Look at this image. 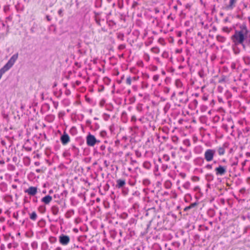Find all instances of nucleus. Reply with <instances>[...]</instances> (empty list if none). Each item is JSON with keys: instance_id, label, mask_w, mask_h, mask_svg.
Here are the masks:
<instances>
[{"instance_id": "nucleus-1", "label": "nucleus", "mask_w": 250, "mask_h": 250, "mask_svg": "<svg viewBox=\"0 0 250 250\" xmlns=\"http://www.w3.org/2000/svg\"><path fill=\"white\" fill-rule=\"evenodd\" d=\"M248 34H245L242 31L235 30L234 34L231 36V39L235 45L242 43L247 39Z\"/></svg>"}, {"instance_id": "nucleus-2", "label": "nucleus", "mask_w": 250, "mask_h": 250, "mask_svg": "<svg viewBox=\"0 0 250 250\" xmlns=\"http://www.w3.org/2000/svg\"><path fill=\"white\" fill-rule=\"evenodd\" d=\"M18 56V53L14 54L8 60L7 62L0 69V78H1L2 75L6 71L10 69L13 66L16 61L17 60Z\"/></svg>"}, {"instance_id": "nucleus-3", "label": "nucleus", "mask_w": 250, "mask_h": 250, "mask_svg": "<svg viewBox=\"0 0 250 250\" xmlns=\"http://www.w3.org/2000/svg\"><path fill=\"white\" fill-rule=\"evenodd\" d=\"M215 154V150L214 149H208L204 153L205 159L207 162H210L213 160Z\"/></svg>"}, {"instance_id": "nucleus-4", "label": "nucleus", "mask_w": 250, "mask_h": 250, "mask_svg": "<svg viewBox=\"0 0 250 250\" xmlns=\"http://www.w3.org/2000/svg\"><path fill=\"white\" fill-rule=\"evenodd\" d=\"M215 171L216 175H224L227 172V167L219 165L215 168Z\"/></svg>"}, {"instance_id": "nucleus-5", "label": "nucleus", "mask_w": 250, "mask_h": 250, "mask_svg": "<svg viewBox=\"0 0 250 250\" xmlns=\"http://www.w3.org/2000/svg\"><path fill=\"white\" fill-rule=\"evenodd\" d=\"M97 142V140L96 139L94 136L89 134L86 137V143L88 146H94Z\"/></svg>"}, {"instance_id": "nucleus-6", "label": "nucleus", "mask_w": 250, "mask_h": 250, "mask_svg": "<svg viewBox=\"0 0 250 250\" xmlns=\"http://www.w3.org/2000/svg\"><path fill=\"white\" fill-rule=\"evenodd\" d=\"M59 242L62 245H67L70 242V238L67 235L62 234L59 236Z\"/></svg>"}, {"instance_id": "nucleus-7", "label": "nucleus", "mask_w": 250, "mask_h": 250, "mask_svg": "<svg viewBox=\"0 0 250 250\" xmlns=\"http://www.w3.org/2000/svg\"><path fill=\"white\" fill-rule=\"evenodd\" d=\"M24 191L29 195L34 196L37 193V188L35 187H30Z\"/></svg>"}, {"instance_id": "nucleus-8", "label": "nucleus", "mask_w": 250, "mask_h": 250, "mask_svg": "<svg viewBox=\"0 0 250 250\" xmlns=\"http://www.w3.org/2000/svg\"><path fill=\"white\" fill-rule=\"evenodd\" d=\"M61 141L63 145L67 144L70 141L68 135L64 132L61 137Z\"/></svg>"}, {"instance_id": "nucleus-9", "label": "nucleus", "mask_w": 250, "mask_h": 250, "mask_svg": "<svg viewBox=\"0 0 250 250\" xmlns=\"http://www.w3.org/2000/svg\"><path fill=\"white\" fill-rule=\"evenodd\" d=\"M237 0H229V4L227 5L225 9L227 10H232L235 6Z\"/></svg>"}, {"instance_id": "nucleus-10", "label": "nucleus", "mask_w": 250, "mask_h": 250, "mask_svg": "<svg viewBox=\"0 0 250 250\" xmlns=\"http://www.w3.org/2000/svg\"><path fill=\"white\" fill-rule=\"evenodd\" d=\"M239 28L240 30L239 31H242L245 34H248L250 33V30L248 29L247 25L245 23H243L239 26Z\"/></svg>"}, {"instance_id": "nucleus-11", "label": "nucleus", "mask_w": 250, "mask_h": 250, "mask_svg": "<svg viewBox=\"0 0 250 250\" xmlns=\"http://www.w3.org/2000/svg\"><path fill=\"white\" fill-rule=\"evenodd\" d=\"M125 185V180L123 179H118L117 180V185L116 186V188H122L124 187Z\"/></svg>"}, {"instance_id": "nucleus-12", "label": "nucleus", "mask_w": 250, "mask_h": 250, "mask_svg": "<svg viewBox=\"0 0 250 250\" xmlns=\"http://www.w3.org/2000/svg\"><path fill=\"white\" fill-rule=\"evenodd\" d=\"M52 200V197L50 195H47L42 199V202L45 204H49Z\"/></svg>"}, {"instance_id": "nucleus-13", "label": "nucleus", "mask_w": 250, "mask_h": 250, "mask_svg": "<svg viewBox=\"0 0 250 250\" xmlns=\"http://www.w3.org/2000/svg\"><path fill=\"white\" fill-rule=\"evenodd\" d=\"M237 45H235L234 43L232 45L233 51L235 55H237L240 52V49L237 47Z\"/></svg>"}, {"instance_id": "nucleus-14", "label": "nucleus", "mask_w": 250, "mask_h": 250, "mask_svg": "<svg viewBox=\"0 0 250 250\" xmlns=\"http://www.w3.org/2000/svg\"><path fill=\"white\" fill-rule=\"evenodd\" d=\"M51 211L53 214L56 215L59 212V208L58 207L54 206L51 208Z\"/></svg>"}, {"instance_id": "nucleus-15", "label": "nucleus", "mask_w": 250, "mask_h": 250, "mask_svg": "<svg viewBox=\"0 0 250 250\" xmlns=\"http://www.w3.org/2000/svg\"><path fill=\"white\" fill-rule=\"evenodd\" d=\"M217 152L219 155H223L225 152V148L223 147H220L218 148Z\"/></svg>"}, {"instance_id": "nucleus-16", "label": "nucleus", "mask_w": 250, "mask_h": 250, "mask_svg": "<svg viewBox=\"0 0 250 250\" xmlns=\"http://www.w3.org/2000/svg\"><path fill=\"white\" fill-rule=\"evenodd\" d=\"M217 40L220 42H224L226 41V38L222 36L217 35L216 36Z\"/></svg>"}, {"instance_id": "nucleus-17", "label": "nucleus", "mask_w": 250, "mask_h": 250, "mask_svg": "<svg viewBox=\"0 0 250 250\" xmlns=\"http://www.w3.org/2000/svg\"><path fill=\"white\" fill-rule=\"evenodd\" d=\"M37 217V215L35 211L32 212V213L30 215V218L31 220H34V221L36 220Z\"/></svg>"}, {"instance_id": "nucleus-18", "label": "nucleus", "mask_w": 250, "mask_h": 250, "mask_svg": "<svg viewBox=\"0 0 250 250\" xmlns=\"http://www.w3.org/2000/svg\"><path fill=\"white\" fill-rule=\"evenodd\" d=\"M246 42L247 46L250 47V33L248 34V36L247 39L245 41Z\"/></svg>"}, {"instance_id": "nucleus-19", "label": "nucleus", "mask_w": 250, "mask_h": 250, "mask_svg": "<svg viewBox=\"0 0 250 250\" xmlns=\"http://www.w3.org/2000/svg\"><path fill=\"white\" fill-rule=\"evenodd\" d=\"M190 183L189 182H187L186 183H185L183 185V187L184 188H185V189H188L190 187Z\"/></svg>"}, {"instance_id": "nucleus-20", "label": "nucleus", "mask_w": 250, "mask_h": 250, "mask_svg": "<svg viewBox=\"0 0 250 250\" xmlns=\"http://www.w3.org/2000/svg\"><path fill=\"white\" fill-rule=\"evenodd\" d=\"M183 144L187 146H190V142L188 139L184 140Z\"/></svg>"}, {"instance_id": "nucleus-21", "label": "nucleus", "mask_w": 250, "mask_h": 250, "mask_svg": "<svg viewBox=\"0 0 250 250\" xmlns=\"http://www.w3.org/2000/svg\"><path fill=\"white\" fill-rule=\"evenodd\" d=\"M151 51L154 53H158L159 52V48L157 47H154L151 48Z\"/></svg>"}, {"instance_id": "nucleus-22", "label": "nucleus", "mask_w": 250, "mask_h": 250, "mask_svg": "<svg viewBox=\"0 0 250 250\" xmlns=\"http://www.w3.org/2000/svg\"><path fill=\"white\" fill-rule=\"evenodd\" d=\"M244 60L245 63L247 64H249L250 63V58L249 57H246L244 58Z\"/></svg>"}, {"instance_id": "nucleus-23", "label": "nucleus", "mask_w": 250, "mask_h": 250, "mask_svg": "<svg viewBox=\"0 0 250 250\" xmlns=\"http://www.w3.org/2000/svg\"><path fill=\"white\" fill-rule=\"evenodd\" d=\"M176 85L177 87H180L182 86V84L180 81V79H177L175 82Z\"/></svg>"}, {"instance_id": "nucleus-24", "label": "nucleus", "mask_w": 250, "mask_h": 250, "mask_svg": "<svg viewBox=\"0 0 250 250\" xmlns=\"http://www.w3.org/2000/svg\"><path fill=\"white\" fill-rule=\"evenodd\" d=\"M31 247L34 249H36L38 248V243L36 242H34L31 244Z\"/></svg>"}, {"instance_id": "nucleus-25", "label": "nucleus", "mask_w": 250, "mask_h": 250, "mask_svg": "<svg viewBox=\"0 0 250 250\" xmlns=\"http://www.w3.org/2000/svg\"><path fill=\"white\" fill-rule=\"evenodd\" d=\"M95 21H96V23L99 26H101V23H100V21H101V19L98 18V17H96V18H95Z\"/></svg>"}, {"instance_id": "nucleus-26", "label": "nucleus", "mask_w": 250, "mask_h": 250, "mask_svg": "<svg viewBox=\"0 0 250 250\" xmlns=\"http://www.w3.org/2000/svg\"><path fill=\"white\" fill-rule=\"evenodd\" d=\"M10 5H6L4 6L3 10L4 12H7L10 9Z\"/></svg>"}, {"instance_id": "nucleus-27", "label": "nucleus", "mask_w": 250, "mask_h": 250, "mask_svg": "<svg viewBox=\"0 0 250 250\" xmlns=\"http://www.w3.org/2000/svg\"><path fill=\"white\" fill-rule=\"evenodd\" d=\"M162 56L164 58H167L168 57V53L167 52L165 51L163 53Z\"/></svg>"}, {"instance_id": "nucleus-28", "label": "nucleus", "mask_w": 250, "mask_h": 250, "mask_svg": "<svg viewBox=\"0 0 250 250\" xmlns=\"http://www.w3.org/2000/svg\"><path fill=\"white\" fill-rule=\"evenodd\" d=\"M239 44H241L242 46V47H243V49L244 50H246V47L247 46V44H246L245 42H243L242 43H239Z\"/></svg>"}, {"instance_id": "nucleus-29", "label": "nucleus", "mask_w": 250, "mask_h": 250, "mask_svg": "<svg viewBox=\"0 0 250 250\" xmlns=\"http://www.w3.org/2000/svg\"><path fill=\"white\" fill-rule=\"evenodd\" d=\"M195 205V204H192L191 205H190V206H188V207H187L185 208V211H187V210H188V209H190L191 208L193 207Z\"/></svg>"}, {"instance_id": "nucleus-30", "label": "nucleus", "mask_w": 250, "mask_h": 250, "mask_svg": "<svg viewBox=\"0 0 250 250\" xmlns=\"http://www.w3.org/2000/svg\"><path fill=\"white\" fill-rule=\"evenodd\" d=\"M149 166H150V164H149V163H148V162H145V163H144V167L145 168H149Z\"/></svg>"}, {"instance_id": "nucleus-31", "label": "nucleus", "mask_w": 250, "mask_h": 250, "mask_svg": "<svg viewBox=\"0 0 250 250\" xmlns=\"http://www.w3.org/2000/svg\"><path fill=\"white\" fill-rule=\"evenodd\" d=\"M63 9H60L58 12V13L59 14V15L60 16V17H62L63 16Z\"/></svg>"}, {"instance_id": "nucleus-32", "label": "nucleus", "mask_w": 250, "mask_h": 250, "mask_svg": "<svg viewBox=\"0 0 250 250\" xmlns=\"http://www.w3.org/2000/svg\"><path fill=\"white\" fill-rule=\"evenodd\" d=\"M243 13H242L241 14H237L236 15V18L237 19H240V20H242L243 19Z\"/></svg>"}, {"instance_id": "nucleus-33", "label": "nucleus", "mask_w": 250, "mask_h": 250, "mask_svg": "<svg viewBox=\"0 0 250 250\" xmlns=\"http://www.w3.org/2000/svg\"><path fill=\"white\" fill-rule=\"evenodd\" d=\"M47 247V244L46 243H44L42 245V249H43V250H45Z\"/></svg>"}, {"instance_id": "nucleus-34", "label": "nucleus", "mask_w": 250, "mask_h": 250, "mask_svg": "<svg viewBox=\"0 0 250 250\" xmlns=\"http://www.w3.org/2000/svg\"><path fill=\"white\" fill-rule=\"evenodd\" d=\"M138 5V3L137 1H134L132 5V8H135Z\"/></svg>"}, {"instance_id": "nucleus-35", "label": "nucleus", "mask_w": 250, "mask_h": 250, "mask_svg": "<svg viewBox=\"0 0 250 250\" xmlns=\"http://www.w3.org/2000/svg\"><path fill=\"white\" fill-rule=\"evenodd\" d=\"M223 31L225 32L229 33V30L228 27H224L223 28Z\"/></svg>"}, {"instance_id": "nucleus-36", "label": "nucleus", "mask_w": 250, "mask_h": 250, "mask_svg": "<svg viewBox=\"0 0 250 250\" xmlns=\"http://www.w3.org/2000/svg\"><path fill=\"white\" fill-rule=\"evenodd\" d=\"M164 158L165 159L166 161H168L169 160V157L167 155H164L163 156Z\"/></svg>"}, {"instance_id": "nucleus-37", "label": "nucleus", "mask_w": 250, "mask_h": 250, "mask_svg": "<svg viewBox=\"0 0 250 250\" xmlns=\"http://www.w3.org/2000/svg\"><path fill=\"white\" fill-rule=\"evenodd\" d=\"M145 59L146 61H148L149 60V56L148 54H146L145 55Z\"/></svg>"}, {"instance_id": "nucleus-38", "label": "nucleus", "mask_w": 250, "mask_h": 250, "mask_svg": "<svg viewBox=\"0 0 250 250\" xmlns=\"http://www.w3.org/2000/svg\"><path fill=\"white\" fill-rule=\"evenodd\" d=\"M206 168H207L208 169H211L212 167V165H210V164H208L206 166Z\"/></svg>"}, {"instance_id": "nucleus-39", "label": "nucleus", "mask_w": 250, "mask_h": 250, "mask_svg": "<svg viewBox=\"0 0 250 250\" xmlns=\"http://www.w3.org/2000/svg\"><path fill=\"white\" fill-rule=\"evenodd\" d=\"M167 19H170V20H171L172 21H174V19H175V17H172L171 16V14H170L169 15H168V17H167Z\"/></svg>"}, {"instance_id": "nucleus-40", "label": "nucleus", "mask_w": 250, "mask_h": 250, "mask_svg": "<svg viewBox=\"0 0 250 250\" xmlns=\"http://www.w3.org/2000/svg\"><path fill=\"white\" fill-rule=\"evenodd\" d=\"M94 15H95V18H96V17H98V16L101 14V13L97 12L96 11H94Z\"/></svg>"}, {"instance_id": "nucleus-41", "label": "nucleus", "mask_w": 250, "mask_h": 250, "mask_svg": "<svg viewBox=\"0 0 250 250\" xmlns=\"http://www.w3.org/2000/svg\"><path fill=\"white\" fill-rule=\"evenodd\" d=\"M126 83L128 84H130L131 83V79H126Z\"/></svg>"}, {"instance_id": "nucleus-42", "label": "nucleus", "mask_w": 250, "mask_h": 250, "mask_svg": "<svg viewBox=\"0 0 250 250\" xmlns=\"http://www.w3.org/2000/svg\"><path fill=\"white\" fill-rule=\"evenodd\" d=\"M106 134V133L105 131H102L101 133V135L103 137H104Z\"/></svg>"}, {"instance_id": "nucleus-43", "label": "nucleus", "mask_w": 250, "mask_h": 250, "mask_svg": "<svg viewBox=\"0 0 250 250\" xmlns=\"http://www.w3.org/2000/svg\"><path fill=\"white\" fill-rule=\"evenodd\" d=\"M46 19L48 21H50L51 20V18H50V17L49 15L46 16Z\"/></svg>"}, {"instance_id": "nucleus-44", "label": "nucleus", "mask_w": 250, "mask_h": 250, "mask_svg": "<svg viewBox=\"0 0 250 250\" xmlns=\"http://www.w3.org/2000/svg\"><path fill=\"white\" fill-rule=\"evenodd\" d=\"M107 22H109V23L111 22V23H112L114 25L116 24V23L113 21H112V20H109V21H108V19H107Z\"/></svg>"}, {"instance_id": "nucleus-45", "label": "nucleus", "mask_w": 250, "mask_h": 250, "mask_svg": "<svg viewBox=\"0 0 250 250\" xmlns=\"http://www.w3.org/2000/svg\"><path fill=\"white\" fill-rule=\"evenodd\" d=\"M177 35L178 37H180L182 36V32L181 31H178L177 32Z\"/></svg>"}, {"instance_id": "nucleus-46", "label": "nucleus", "mask_w": 250, "mask_h": 250, "mask_svg": "<svg viewBox=\"0 0 250 250\" xmlns=\"http://www.w3.org/2000/svg\"><path fill=\"white\" fill-rule=\"evenodd\" d=\"M184 24H185V26H189V21H186L185 22Z\"/></svg>"}, {"instance_id": "nucleus-47", "label": "nucleus", "mask_w": 250, "mask_h": 250, "mask_svg": "<svg viewBox=\"0 0 250 250\" xmlns=\"http://www.w3.org/2000/svg\"><path fill=\"white\" fill-rule=\"evenodd\" d=\"M154 11H155V13H159V9L158 8H155L154 9Z\"/></svg>"}, {"instance_id": "nucleus-48", "label": "nucleus", "mask_w": 250, "mask_h": 250, "mask_svg": "<svg viewBox=\"0 0 250 250\" xmlns=\"http://www.w3.org/2000/svg\"><path fill=\"white\" fill-rule=\"evenodd\" d=\"M242 3H243V6L244 8H247V4L244 2H242Z\"/></svg>"}, {"instance_id": "nucleus-49", "label": "nucleus", "mask_w": 250, "mask_h": 250, "mask_svg": "<svg viewBox=\"0 0 250 250\" xmlns=\"http://www.w3.org/2000/svg\"><path fill=\"white\" fill-rule=\"evenodd\" d=\"M97 3H98V1L100 2V5L99 7L101 6L102 5V0H96Z\"/></svg>"}, {"instance_id": "nucleus-50", "label": "nucleus", "mask_w": 250, "mask_h": 250, "mask_svg": "<svg viewBox=\"0 0 250 250\" xmlns=\"http://www.w3.org/2000/svg\"><path fill=\"white\" fill-rule=\"evenodd\" d=\"M20 5L19 3H18V4H17L16 5H15V8L16 9H17V10H19V5Z\"/></svg>"}, {"instance_id": "nucleus-51", "label": "nucleus", "mask_w": 250, "mask_h": 250, "mask_svg": "<svg viewBox=\"0 0 250 250\" xmlns=\"http://www.w3.org/2000/svg\"><path fill=\"white\" fill-rule=\"evenodd\" d=\"M69 213H74V210H70L69 211H68L67 213V214H68Z\"/></svg>"}, {"instance_id": "nucleus-52", "label": "nucleus", "mask_w": 250, "mask_h": 250, "mask_svg": "<svg viewBox=\"0 0 250 250\" xmlns=\"http://www.w3.org/2000/svg\"><path fill=\"white\" fill-rule=\"evenodd\" d=\"M9 25H7V31H6V34H8V33L9 32Z\"/></svg>"}, {"instance_id": "nucleus-53", "label": "nucleus", "mask_w": 250, "mask_h": 250, "mask_svg": "<svg viewBox=\"0 0 250 250\" xmlns=\"http://www.w3.org/2000/svg\"><path fill=\"white\" fill-rule=\"evenodd\" d=\"M6 19L8 20H12V17L11 16L7 17L6 18Z\"/></svg>"}, {"instance_id": "nucleus-54", "label": "nucleus", "mask_w": 250, "mask_h": 250, "mask_svg": "<svg viewBox=\"0 0 250 250\" xmlns=\"http://www.w3.org/2000/svg\"><path fill=\"white\" fill-rule=\"evenodd\" d=\"M246 155L247 157H250V152H247Z\"/></svg>"}, {"instance_id": "nucleus-55", "label": "nucleus", "mask_w": 250, "mask_h": 250, "mask_svg": "<svg viewBox=\"0 0 250 250\" xmlns=\"http://www.w3.org/2000/svg\"><path fill=\"white\" fill-rule=\"evenodd\" d=\"M190 6L189 4H187L186 5V8H190Z\"/></svg>"}, {"instance_id": "nucleus-56", "label": "nucleus", "mask_w": 250, "mask_h": 250, "mask_svg": "<svg viewBox=\"0 0 250 250\" xmlns=\"http://www.w3.org/2000/svg\"><path fill=\"white\" fill-rule=\"evenodd\" d=\"M153 78H154V79L158 78V76L157 75H154L153 76Z\"/></svg>"}, {"instance_id": "nucleus-57", "label": "nucleus", "mask_w": 250, "mask_h": 250, "mask_svg": "<svg viewBox=\"0 0 250 250\" xmlns=\"http://www.w3.org/2000/svg\"><path fill=\"white\" fill-rule=\"evenodd\" d=\"M100 5V2L98 1V3H96V6L97 7V6H99Z\"/></svg>"}, {"instance_id": "nucleus-58", "label": "nucleus", "mask_w": 250, "mask_h": 250, "mask_svg": "<svg viewBox=\"0 0 250 250\" xmlns=\"http://www.w3.org/2000/svg\"><path fill=\"white\" fill-rule=\"evenodd\" d=\"M197 35H198V36H202V34H201V32H198V33H197Z\"/></svg>"}, {"instance_id": "nucleus-59", "label": "nucleus", "mask_w": 250, "mask_h": 250, "mask_svg": "<svg viewBox=\"0 0 250 250\" xmlns=\"http://www.w3.org/2000/svg\"><path fill=\"white\" fill-rule=\"evenodd\" d=\"M56 250H62V249L60 247H58L56 248Z\"/></svg>"}, {"instance_id": "nucleus-60", "label": "nucleus", "mask_w": 250, "mask_h": 250, "mask_svg": "<svg viewBox=\"0 0 250 250\" xmlns=\"http://www.w3.org/2000/svg\"><path fill=\"white\" fill-rule=\"evenodd\" d=\"M105 165L106 166V167H107L108 166V165L107 164V161H105L104 162Z\"/></svg>"}, {"instance_id": "nucleus-61", "label": "nucleus", "mask_w": 250, "mask_h": 250, "mask_svg": "<svg viewBox=\"0 0 250 250\" xmlns=\"http://www.w3.org/2000/svg\"><path fill=\"white\" fill-rule=\"evenodd\" d=\"M229 21V18L228 17H227L225 19V21Z\"/></svg>"}, {"instance_id": "nucleus-62", "label": "nucleus", "mask_w": 250, "mask_h": 250, "mask_svg": "<svg viewBox=\"0 0 250 250\" xmlns=\"http://www.w3.org/2000/svg\"><path fill=\"white\" fill-rule=\"evenodd\" d=\"M174 9H175V10H177V5H175L174 7H173Z\"/></svg>"}, {"instance_id": "nucleus-63", "label": "nucleus", "mask_w": 250, "mask_h": 250, "mask_svg": "<svg viewBox=\"0 0 250 250\" xmlns=\"http://www.w3.org/2000/svg\"><path fill=\"white\" fill-rule=\"evenodd\" d=\"M2 27H5V24L4 22H2Z\"/></svg>"}, {"instance_id": "nucleus-64", "label": "nucleus", "mask_w": 250, "mask_h": 250, "mask_svg": "<svg viewBox=\"0 0 250 250\" xmlns=\"http://www.w3.org/2000/svg\"><path fill=\"white\" fill-rule=\"evenodd\" d=\"M35 164L36 165V166H39V162H36L35 163Z\"/></svg>"}]
</instances>
